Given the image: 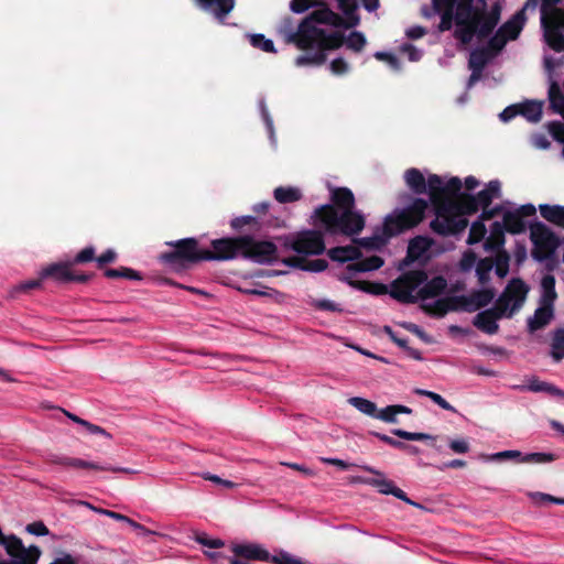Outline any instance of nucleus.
Wrapping results in <instances>:
<instances>
[{
  "label": "nucleus",
  "instance_id": "obj_1",
  "mask_svg": "<svg viewBox=\"0 0 564 564\" xmlns=\"http://www.w3.org/2000/svg\"><path fill=\"white\" fill-rule=\"evenodd\" d=\"M332 204L315 208L312 224L329 235L347 237L359 235L366 225L365 216L355 209V195L348 187H335L330 192Z\"/></svg>",
  "mask_w": 564,
  "mask_h": 564
},
{
  "label": "nucleus",
  "instance_id": "obj_2",
  "mask_svg": "<svg viewBox=\"0 0 564 564\" xmlns=\"http://www.w3.org/2000/svg\"><path fill=\"white\" fill-rule=\"evenodd\" d=\"M502 7L495 1L488 10L487 0H460L456 8L454 37L463 45L471 43L475 36L488 37L498 25Z\"/></svg>",
  "mask_w": 564,
  "mask_h": 564
},
{
  "label": "nucleus",
  "instance_id": "obj_3",
  "mask_svg": "<svg viewBox=\"0 0 564 564\" xmlns=\"http://www.w3.org/2000/svg\"><path fill=\"white\" fill-rule=\"evenodd\" d=\"M479 206L475 195L462 193L448 198L438 207V215L430 223V229L442 237L458 236L468 227L465 215L477 213Z\"/></svg>",
  "mask_w": 564,
  "mask_h": 564
},
{
  "label": "nucleus",
  "instance_id": "obj_4",
  "mask_svg": "<svg viewBox=\"0 0 564 564\" xmlns=\"http://www.w3.org/2000/svg\"><path fill=\"white\" fill-rule=\"evenodd\" d=\"M172 250L160 253L159 261L174 272H183L195 264L206 261L205 249L199 247L196 238H183L175 241H167Z\"/></svg>",
  "mask_w": 564,
  "mask_h": 564
},
{
  "label": "nucleus",
  "instance_id": "obj_5",
  "mask_svg": "<svg viewBox=\"0 0 564 564\" xmlns=\"http://www.w3.org/2000/svg\"><path fill=\"white\" fill-rule=\"evenodd\" d=\"M429 209V202L424 198H411V203L403 208H395L384 218L383 232L387 237H395L404 231L415 228L424 218Z\"/></svg>",
  "mask_w": 564,
  "mask_h": 564
},
{
  "label": "nucleus",
  "instance_id": "obj_6",
  "mask_svg": "<svg viewBox=\"0 0 564 564\" xmlns=\"http://www.w3.org/2000/svg\"><path fill=\"white\" fill-rule=\"evenodd\" d=\"M314 23L327 24L335 28H341L345 20L327 6L314 10L299 24L297 31L289 34L288 42L294 43L300 50H307L313 40L311 31L317 29Z\"/></svg>",
  "mask_w": 564,
  "mask_h": 564
},
{
  "label": "nucleus",
  "instance_id": "obj_7",
  "mask_svg": "<svg viewBox=\"0 0 564 564\" xmlns=\"http://www.w3.org/2000/svg\"><path fill=\"white\" fill-rule=\"evenodd\" d=\"M313 40L306 51L316 48L314 53H305L296 57L297 66L323 65L326 62L325 51L337 50L345 43V35L341 32H333L327 34L323 29H314L311 31Z\"/></svg>",
  "mask_w": 564,
  "mask_h": 564
},
{
  "label": "nucleus",
  "instance_id": "obj_8",
  "mask_svg": "<svg viewBox=\"0 0 564 564\" xmlns=\"http://www.w3.org/2000/svg\"><path fill=\"white\" fill-rule=\"evenodd\" d=\"M316 228L302 230L292 237H285L283 246L299 254L319 256L324 253L326 249L324 234L327 232L321 227Z\"/></svg>",
  "mask_w": 564,
  "mask_h": 564
},
{
  "label": "nucleus",
  "instance_id": "obj_9",
  "mask_svg": "<svg viewBox=\"0 0 564 564\" xmlns=\"http://www.w3.org/2000/svg\"><path fill=\"white\" fill-rule=\"evenodd\" d=\"M426 280L427 273L424 270L408 271L391 283L390 295L400 303H416L417 294L413 292Z\"/></svg>",
  "mask_w": 564,
  "mask_h": 564
},
{
  "label": "nucleus",
  "instance_id": "obj_10",
  "mask_svg": "<svg viewBox=\"0 0 564 564\" xmlns=\"http://www.w3.org/2000/svg\"><path fill=\"white\" fill-rule=\"evenodd\" d=\"M242 259L258 264H271L279 260L278 247L269 240H258L252 235H242Z\"/></svg>",
  "mask_w": 564,
  "mask_h": 564
},
{
  "label": "nucleus",
  "instance_id": "obj_11",
  "mask_svg": "<svg viewBox=\"0 0 564 564\" xmlns=\"http://www.w3.org/2000/svg\"><path fill=\"white\" fill-rule=\"evenodd\" d=\"M212 249H205L206 261H229L242 258V235L214 239Z\"/></svg>",
  "mask_w": 564,
  "mask_h": 564
},
{
  "label": "nucleus",
  "instance_id": "obj_12",
  "mask_svg": "<svg viewBox=\"0 0 564 564\" xmlns=\"http://www.w3.org/2000/svg\"><path fill=\"white\" fill-rule=\"evenodd\" d=\"M45 460L48 464L61 465V466H65V467L76 468V469H93V470L123 473V474H134L135 473V470H133L131 468L115 467L110 464H99L96 462H88V460H85L82 458L62 456V455H57V454H53V453L47 454Z\"/></svg>",
  "mask_w": 564,
  "mask_h": 564
},
{
  "label": "nucleus",
  "instance_id": "obj_13",
  "mask_svg": "<svg viewBox=\"0 0 564 564\" xmlns=\"http://www.w3.org/2000/svg\"><path fill=\"white\" fill-rule=\"evenodd\" d=\"M488 460H503V459H518L520 463H529V464H544L550 463L555 459V455L551 453H529L522 455L521 452L509 449L495 453L490 456H486Z\"/></svg>",
  "mask_w": 564,
  "mask_h": 564
},
{
  "label": "nucleus",
  "instance_id": "obj_14",
  "mask_svg": "<svg viewBox=\"0 0 564 564\" xmlns=\"http://www.w3.org/2000/svg\"><path fill=\"white\" fill-rule=\"evenodd\" d=\"M460 0H432L433 12L441 17L438 31L446 32L456 24V8Z\"/></svg>",
  "mask_w": 564,
  "mask_h": 564
},
{
  "label": "nucleus",
  "instance_id": "obj_15",
  "mask_svg": "<svg viewBox=\"0 0 564 564\" xmlns=\"http://www.w3.org/2000/svg\"><path fill=\"white\" fill-rule=\"evenodd\" d=\"M360 468L377 476L372 477L371 481H368V486L377 488L378 492L382 495H392L398 499H405V492L397 487L392 480L386 478L382 471L367 465L360 466Z\"/></svg>",
  "mask_w": 564,
  "mask_h": 564
},
{
  "label": "nucleus",
  "instance_id": "obj_16",
  "mask_svg": "<svg viewBox=\"0 0 564 564\" xmlns=\"http://www.w3.org/2000/svg\"><path fill=\"white\" fill-rule=\"evenodd\" d=\"M544 31V37L547 45L555 52L564 51V35L561 29H564V22L560 18L546 19L545 23L541 21Z\"/></svg>",
  "mask_w": 564,
  "mask_h": 564
},
{
  "label": "nucleus",
  "instance_id": "obj_17",
  "mask_svg": "<svg viewBox=\"0 0 564 564\" xmlns=\"http://www.w3.org/2000/svg\"><path fill=\"white\" fill-rule=\"evenodd\" d=\"M529 290H530L529 286L520 278H512L508 282L507 286L503 290L505 293L512 301V306L510 308L508 317H511L516 311H518L522 307V305L527 299V295L529 293Z\"/></svg>",
  "mask_w": 564,
  "mask_h": 564
},
{
  "label": "nucleus",
  "instance_id": "obj_18",
  "mask_svg": "<svg viewBox=\"0 0 564 564\" xmlns=\"http://www.w3.org/2000/svg\"><path fill=\"white\" fill-rule=\"evenodd\" d=\"M530 238L532 242H540L545 247H558L557 236L543 223L534 221L530 225Z\"/></svg>",
  "mask_w": 564,
  "mask_h": 564
},
{
  "label": "nucleus",
  "instance_id": "obj_19",
  "mask_svg": "<svg viewBox=\"0 0 564 564\" xmlns=\"http://www.w3.org/2000/svg\"><path fill=\"white\" fill-rule=\"evenodd\" d=\"M234 557L250 561L268 562L270 553L258 544H236L232 547Z\"/></svg>",
  "mask_w": 564,
  "mask_h": 564
},
{
  "label": "nucleus",
  "instance_id": "obj_20",
  "mask_svg": "<svg viewBox=\"0 0 564 564\" xmlns=\"http://www.w3.org/2000/svg\"><path fill=\"white\" fill-rule=\"evenodd\" d=\"M499 315L495 313L491 308H487L485 311L479 312L473 319V325L486 333L488 335H494L498 333L499 325L497 321H499Z\"/></svg>",
  "mask_w": 564,
  "mask_h": 564
},
{
  "label": "nucleus",
  "instance_id": "obj_21",
  "mask_svg": "<svg viewBox=\"0 0 564 564\" xmlns=\"http://www.w3.org/2000/svg\"><path fill=\"white\" fill-rule=\"evenodd\" d=\"M434 240L426 236H416L410 240L404 262L410 264L419 260L433 246Z\"/></svg>",
  "mask_w": 564,
  "mask_h": 564
},
{
  "label": "nucleus",
  "instance_id": "obj_22",
  "mask_svg": "<svg viewBox=\"0 0 564 564\" xmlns=\"http://www.w3.org/2000/svg\"><path fill=\"white\" fill-rule=\"evenodd\" d=\"M72 267L70 261L52 263L41 271V279L51 278L61 283L72 282Z\"/></svg>",
  "mask_w": 564,
  "mask_h": 564
},
{
  "label": "nucleus",
  "instance_id": "obj_23",
  "mask_svg": "<svg viewBox=\"0 0 564 564\" xmlns=\"http://www.w3.org/2000/svg\"><path fill=\"white\" fill-rule=\"evenodd\" d=\"M554 317V307L551 305L540 304L534 311L532 317L528 318V329L530 333H534L539 329L544 328L550 324Z\"/></svg>",
  "mask_w": 564,
  "mask_h": 564
},
{
  "label": "nucleus",
  "instance_id": "obj_24",
  "mask_svg": "<svg viewBox=\"0 0 564 564\" xmlns=\"http://www.w3.org/2000/svg\"><path fill=\"white\" fill-rule=\"evenodd\" d=\"M443 185L442 178L436 174H431L426 180V191L429 189L435 217L438 215V207L448 199V197H443Z\"/></svg>",
  "mask_w": 564,
  "mask_h": 564
},
{
  "label": "nucleus",
  "instance_id": "obj_25",
  "mask_svg": "<svg viewBox=\"0 0 564 564\" xmlns=\"http://www.w3.org/2000/svg\"><path fill=\"white\" fill-rule=\"evenodd\" d=\"M9 556L11 560H0V564H36L41 556V550L36 545L25 547L22 544L21 550L15 551V555Z\"/></svg>",
  "mask_w": 564,
  "mask_h": 564
},
{
  "label": "nucleus",
  "instance_id": "obj_26",
  "mask_svg": "<svg viewBox=\"0 0 564 564\" xmlns=\"http://www.w3.org/2000/svg\"><path fill=\"white\" fill-rule=\"evenodd\" d=\"M466 296L469 313H473L490 304L496 296V290L494 288L474 290L469 295Z\"/></svg>",
  "mask_w": 564,
  "mask_h": 564
},
{
  "label": "nucleus",
  "instance_id": "obj_27",
  "mask_svg": "<svg viewBox=\"0 0 564 564\" xmlns=\"http://www.w3.org/2000/svg\"><path fill=\"white\" fill-rule=\"evenodd\" d=\"M527 17L523 10L518 11L511 19L506 21L498 31L506 36L507 41L516 40L521 33Z\"/></svg>",
  "mask_w": 564,
  "mask_h": 564
},
{
  "label": "nucleus",
  "instance_id": "obj_28",
  "mask_svg": "<svg viewBox=\"0 0 564 564\" xmlns=\"http://www.w3.org/2000/svg\"><path fill=\"white\" fill-rule=\"evenodd\" d=\"M447 288V281L444 276L437 275L430 281H425L417 291V300L433 299L442 294Z\"/></svg>",
  "mask_w": 564,
  "mask_h": 564
},
{
  "label": "nucleus",
  "instance_id": "obj_29",
  "mask_svg": "<svg viewBox=\"0 0 564 564\" xmlns=\"http://www.w3.org/2000/svg\"><path fill=\"white\" fill-rule=\"evenodd\" d=\"M327 256L333 260L340 263L348 261L359 260L362 257V252L357 245L339 246L334 247L327 251Z\"/></svg>",
  "mask_w": 564,
  "mask_h": 564
},
{
  "label": "nucleus",
  "instance_id": "obj_30",
  "mask_svg": "<svg viewBox=\"0 0 564 564\" xmlns=\"http://www.w3.org/2000/svg\"><path fill=\"white\" fill-rule=\"evenodd\" d=\"M404 180L408 187L416 195L426 193V180L422 172L415 167L405 171Z\"/></svg>",
  "mask_w": 564,
  "mask_h": 564
},
{
  "label": "nucleus",
  "instance_id": "obj_31",
  "mask_svg": "<svg viewBox=\"0 0 564 564\" xmlns=\"http://www.w3.org/2000/svg\"><path fill=\"white\" fill-rule=\"evenodd\" d=\"M230 227L236 231L247 230L251 232H260L262 229V221L256 216H239L230 221Z\"/></svg>",
  "mask_w": 564,
  "mask_h": 564
},
{
  "label": "nucleus",
  "instance_id": "obj_32",
  "mask_svg": "<svg viewBox=\"0 0 564 564\" xmlns=\"http://www.w3.org/2000/svg\"><path fill=\"white\" fill-rule=\"evenodd\" d=\"M543 102L536 100H528L518 104L519 115L523 116L531 122H539L542 118Z\"/></svg>",
  "mask_w": 564,
  "mask_h": 564
},
{
  "label": "nucleus",
  "instance_id": "obj_33",
  "mask_svg": "<svg viewBox=\"0 0 564 564\" xmlns=\"http://www.w3.org/2000/svg\"><path fill=\"white\" fill-rule=\"evenodd\" d=\"M204 9H214L215 15L219 20L230 13L235 7V0H197Z\"/></svg>",
  "mask_w": 564,
  "mask_h": 564
},
{
  "label": "nucleus",
  "instance_id": "obj_34",
  "mask_svg": "<svg viewBox=\"0 0 564 564\" xmlns=\"http://www.w3.org/2000/svg\"><path fill=\"white\" fill-rule=\"evenodd\" d=\"M539 209L545 220L564 228V206L543 204Z\"/></svg>",
  "mask_w": 564,
  "mask_h": 564
},
{
  "label": "nucleus",
  "instance_id": "obj_35",
  "mask_svg": "<svg viewBox=\"0 0 564 564\" xmlns=\"http://www.w3.org/2000/svg\"><path fill=\"white\" fill-rule=\"evenodd\" d=\"M338 8L343 11L347 19L343 25L344 28L350 29L359 24L360 18L356 13L358 9L357 0H338Z\"/></svg>",
  "mask_w": 564,
  "mask_h": 564
},
{
  "label": "nucleus",
  "instance_id": "obj_36",
  "mask_svg": "<svg viewBox=\"0 0 564 564\" xmlns=\"http://www.w3.org/2000/svg\"><path fill=\"white\" fill-rule=\"evenodd\" d=\"M412 409L402 404L387 405L386 408L377 411L376 419L386 423H398V414H411Z\"/></svg>",
  "mask_w": 564,
  "mask_h": 564
},
{
  "label": "nucleus",
  "instance_id": "obj_37",
  "mask_svg": "<svg viewBox=\"0 0 564 564\" xmlns=\"http://www.w3.org/2000/svg\"><path fill=\"white\" fill-rule=\"evenodd\" d=\"M502 226L505 230L512 235H519L525 231L524 220L516 213V210H507L502 215Z\"/></svg>",
  "mask_w": 564,
  "mask_h": 564
},
{
  "label": "nucleus",
  "instance_id": "obj_38",
  "mask_svg": "<svg viewBox=\"0 0 564 564\" xmlns=\"http://www.w3.org/2000/svg\"><path fill=\"white\" fill-rule=\"evenodd\" d=\"M542 295L540 304L551 305L554 307V302L557 299L555 291V278L552 274H545L541 280Z\"/></svg>",
  "mask_w": 564,
  "mask_h": 564
},
{
  "label": "nucleus",
  "instance_id": "obj_39",
  "mask_svg": "<svg viewBox=\"0 0 564 564\" xmlns=\"http://www.w3.org/2000/svg\"><path fill=\"white\" fill-rule=\"evenodd\" d=\"M505 228L501 223L495 221L490 228V237L485 242V248L487 250H503L502 246L505 245Z\"/></svg>",
  "mask_w": 564,
  "mask_h": 564
},
{
  "label": "nucleus",
  "instance_id": "obj_40",
  "mask_svg": "<svg viewBox=\"0 0 564 564\" xmlns=\"http://www.w3.org/2000/svg\"><path fill=\"white\" fill-rule=\"evenodd\" d=\"M384 261L379 256H371L366 259H359L357 262L347 265L349 272H368L378 270L383 265Z\"/></svg>",
  "mask_w": 564,
  "mask_h": 564
},
{
  "label": "nucleus",
  "instance_id": "obj_41",
  "mask_svg": "<svg viewBox=\"0 0 564 564\" xmlns=\"http://www.w3.org/2000/svg\"><path fill=\"white\" fill-rule=\"evenodd\" d=\"M391 237H387L382 231L381 235L375 234L371 237L355 238L352 241L357 247L365 248L367 250H380L383 248Z\"/></svg>",
  "mask_w": 564,
  "mask_h": 564
},
{
  "label": "nucleus",
  "instance_id": "obj_42",
  "mask_svg": "<svg viewBox=\"0 0 564 564\" xmlns=\"http://www.w3.org/2000/svg\"><path fill=\"white\" fill-rule=\"evenodd\" d=\"M494 57L489 48H476L470 53L468 66L470 69L482 72L487 63Z\"/></svg>",
  "mask_w": 564,
  "mask_h": 564
},
{
  "label": "nucleus",
  "instance_id": "obj_43",
  "mask_svg": "<svg viewBox=\"0 0 564 564\" xmlns=\"http://www.w3.org/2000/svg\"><path fill=\"white\" fill-rule=\"evenodd\" d=\"M562 0H542L541 21L545 23L546 19L560 18L564 22V9L557 8Z\"/></svg>",
  "mask_w": 564,
  "mask_h": 564
},
{
  "label": "nucleus",
  "instance_id": "obj_44",
  "mask_svg": "<svg viewBox=\"0 0 564 564\" xmlns=\"http://www.w3.org/2000/svg\"><path fill=\"white\" fill-rule=\"evenodd\" d=\"M104 275L108 279H127V280H135L141 281L143 279L142 274L128 267H120L117 269H106L104 271Z\"/></svg>",
  "mask_w": 564,
  "mask_h": 564
},
{
  "label": "nucleus",
  "instance_id": "obj_45",
  "mask_svg": "<svg viewBox=\"0 0 564 564\" xmlns=\"http://www.w3.org/2000/svg\"><path fill=\"white\" fill-rule=\"evenodd\" d=\"M494 258L486 257L476 264V275L480 285H487L490 282V272L494 269Z\"/></svg>",
  "mask_w": 564,
  "mask_h": 564
},
{
  "label": "nucleus",
  "instance_id": "obj_46",
  "mask_svg": "<svg viewBox=\"0 0 564 564\" xmlns=\"http://www.w3.org/2000/svg\"><path fill=\"white\" fill-rule=\"evenodd\" d=\"M276 202L281 204L294 203L302 198V194L296 187H276L273 192Z\"/></svg>",
  "mask_w": 564,
  "mask_h": 564
},
{
  "label": "nucleus",
  "instance_id": "obj_47",
  "mask_svg": "<svg viewBox=\"0 0 564 564\" xmlns=\"http://www.w3.org/2000/svg\"><path fill=\"white\" fill-rule=\"evenodd\" d=\"M527 389L532 392H545L551 395L564 398L563 390L558 389L557 387H555L554 384H552L550 382L541 381L536 378H533L532 380H530Z\"/></svg>",
  "mask_w": 564,
  "mask_h": 564
},
{
  "label": "nucleus",
  "instance_id": "obj_48",
  "mask_svg": "<svg viewBox=\"0 0 564 564\" xmlns=\"http://www.w3.org/2000/svg\"><path fill=\"white\" fill-rule=\"evenodd\" d=\"M550 107L556 113L564 111V94L556 82H552L549 88Z\"/></svg>",
  "mask_w": 564,
  "mask_h": 564
},
{
  "label": "nucleus",
  "instance_id": "obj_49",
  "mask_svg": "<svg viewBox=\"0 0 564 564\" xmlns=\"http://www.w3.org/2000/svg\"><path fill=\"white\" fill-rule=\"evenodd\" d=\"M97 511L101 514L108 516L109 518H111L113 520L127 522L131 528L142 532L145 535L153 533L152 531L147 529L144 525L135 522L134 520L130 519L129 517H127L124 514H121V513H118V512H115L111 510H107V509H98Z\"/></svg>",
  "mask_w": 564,
  "mask_h": 564
},
{
  "label": "nucleus",
  "instance_id": "obj_50",
  "mask_svg": "<svg viewBox=\"0 0 564 564\" xmlns=\"http://www.w3.org/2000/svg\"><path fill=\"white\" fill-rule=\"evenodd\" d=\"M348 402L361 413L376 419L378 409L375 402L361 397H352L348 400Z\"/></svg>",
  "mask_w": 564,
  "mask_h": 564
},
{
  "label": "nucleus",
  "instance_id": "obj_51",
  "mask_svg": "<svg viewBox=\"0 0 564 564\" xmlns=\"http://www.w3.org/2000/svg\"><path fill=\"white\" fill-rule=\"evenodd\" d=\"M551 356L555 361H561L564 358V328H557L554 330Z\"/></svg>",
  "mask_w": 564,
  "mask_h": 564
},
{
  "label": "nucleus",
  "instance_id": "obj_52",
  "mask_svg": "<svg viewBox=\"0 0 564 564\" xmlns=\"http://www.w3.org/2000/svg\"><path fill=\"white\" fill-rule=\"evenodd\" d=\"M496 274L503 279L509 273L510 256L506 250H499L494 259Z\"/></svg>",
  "mask_w": 564,
  "mask_h": 564
},
{
  "label": "nucleus",
  "instance_id": "obj_53",
  "mask_svg": "<svg viewBox=\"0 0 564 564\" xmlns=\"http://www.w3.org/2000/svg\"><path fill=\"white\" fill-rule=\"evenodd\" d=\"M445 303L447 307V312H468L469 307L467 304V296L466 295H454V296H446Z\"/></svg>",
  "mask_w": 564,
  "mask_h": 564
},
{
  "label": "nucleus",
  "instance_id": "obj_54",
  "mask_svg": "<svg viewBox=\"0 0 564 564\" xmlns=\"http://www.w3.org/2000/svg\"><path fill=\"white\" fill-rule=\"evenodd\" d=\"M486 232L487 229L486 226L484 225V220L479 218L478 220L474 221L470 226L467 243L476 245L484 239Z\"/></svg>",
  "mask_w": 564,
  "mask_h": 564
},
{
  "label": "nucleus",
  "instance_id": "obj_55",
  "mask_svg": "<svg viewBox=\"0 0 564 564\" xmlns=\"http://www.w3.org/2000/svg\"><path fill=\"white\" fill-rule=\"evenodd\" d=\"M414 393L416 395H422V397H426V398L431 399L434 403H436L438 406H441L442 409H444L446 411L456 412L455 408L452 404H449L441 394H438L436 392H433L430 390H424V389H415Z\"/></svg>",
  "mask_w": 564,
  "mask_h": 564
},
{
  "label": "nucleus",
  "instance_id": "obj_56",
  "mask_svg": "<svg viewBox=\"0 0 564 564\" xmlns=\"http://www.w3.org/2000/svg\"><path fill=\"white\" fill-rule=\"evenodd\" d=\"M358 290L373 295H383L390 293L388 286L379 282L362 281L358 283Z\"/></svg>",
  "mask_w": 564,
  "mask_h": 564
},
{
  "label": "nucleus",
  "instance_id": "obj_57",
  "mask_svg": "<svg viewBox=\"0 0 564 564\" xmlns=\"http://www.w3.org/2000/svg\"><path fill=\"white\" fill-rule=\"evenodd\" d=\"M345 43L347 44L348 48L359 53L366 45V37L361 32L354 31L347 39L345 37Z\"/></svg>",
  "mask_w": 564,
  "mask_h": 564
},
{
  "label": "nucleus",
  "instance_id": "obj_58",
  "mask_svg": "<svg viewBox=\"0 0 564 564\" xmlns=\"http://www.w3.org/2000/svg\"><path fill=\"white\" fill-rule=\"evenodd\" d=\"M391 433L402 440H405V441H426V440H435L434 436L430 435V434H426V433H421V432H408V431H404V430H401V429H394L391 431Z\"/></svg>",
  "mask_w": 564,
  "mask_h": 564
},
{
  "label": "nucleus",
  "instance_id": "obj_59",
  "mask_svg": "<svg viewBox=\"0 0 564 564\" xmlns=\"http://www.w3.org/2000/svg\"><path fill=\"white\" fill-rule=\"evenodd\" d=\"M511 303L512 301L510 300V297L505 293V291H502V293L496 300L495 306L491 307V310L495 311V313L498 314L499 318L501 319L503 316H508Z\"/></svg>",
  "mask_w": 564,
  "mask_h": 564
},
{
  "label": "nucleus",
  "instance_id": "obj_60",
  "mask_svg": "<svg viewBox=\"0 0 564 564\" xmlns=\"http://www.w3.org/2000/svg\"><path fill=\"white\" fill-rule=\"evenodd\" d=\"M532 243H533V249H532L531 254L534 260L540 261V262H542L546 259H550L557 248V247L549 248V247H545L542 243L536 242V241L532 242Z\"/></svg>",
  "mask_w": 564,
  "mask_h": 564
},
{
  "label": "nucleus",
  "instance_id": "obj_61",
  "mask_svg": "<svg viewBox=\"0 0 564 564\" xmlns=\"http://www.w3.org/2000/svg\"><path fill=\"white\" fill-rule=\"evenodd\" d=\"M250 43L253 47L260 48L267 53L275 52L274 44L271 40L265 39L263 34H252L250 35Z\"/></svg>",
  "mask_w": 564,
  "mask_h": 564
},
{
  "label": "nucleus",
  "instance_id": "obj_62",
  "mask_svg": "<svg viewBox=\"0 0 564 564\" xmlns=\"http://www.w3.org/2000/svg\"><path fill=\"white\" fill-rule=\"evenodd\" d=\"M422 308L426 313L437 316V317H443L448 313L446 303H445V297L438 299L431 304H425L422 306Z\"/></svg>",
  "mask_w": 564,
  "mask_h": 564
},
{
  "label": "nucleus",
  "instance_id": "obj_63",
  "mask_svg": "<svg viewBox=\"0 0 564 564\" xmlns=\"http://www.w3.org/2000/svg\"><path fill=\"white\" fill-rule=\"evenodd\" d=\"M462 181L458 177H452L443 185V197L456 198L460 193Z\"/></svg>",
  "mask_w": 564,
  "mask_h": 564
},
{
  "label": "nucleus",
  "instance_id": "obj_64",
  "mask_svg": "<svg viewBox=\"0 0 564 564\" xmlns=\"http://www.w3.org/2000/svg\"><path fill=\"white\" fill-rule=\"evenodd\" d=\"M507 39L499 31L496 32L494 36H491L488 41L487 47L489 52L494 54V57L505 47L507 44Z\"/></svg>",
  "mask_w": 564,
  "mask_h": 564
}]
</instances>
